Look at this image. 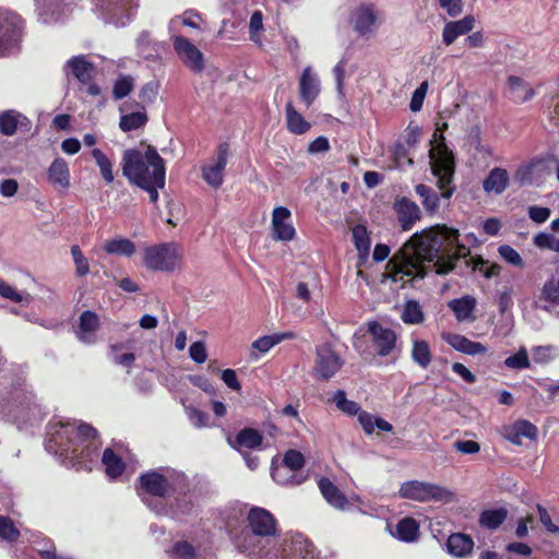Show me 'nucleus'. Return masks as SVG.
I'll return each instance as SVG.
<instances>
[{
  "label": "nucleus",
  "instance_id": "obj_1",
  "mask_svg": "<svg viewBox=\"0 0 559 559\" xmlns=\"http://www.w3.org/2000/svg\"><path fill=\"white\" fill-rule=\"evenodd\" d=\"M459 230L437 225L415 234L386 265V276L404 286L415 278H424L429 270L447 274L455 260L465 257L468 249L457 243Z\"/></svg>",
  "mask_w": 559,
  "mask_h": 559
},
{
  "label": "nucleus",
  "instance_id": "obj_2",
  "mask_svg": "<svg viewBox=\"0 0 559 559\" xmlns=\"http://www.w3.org/2000/svg\"><path fill=\"white\" fill-rule=\"evenodd\" d=\"M98 445L97 431L88 425H76L70 420H56L48 425L45 448L49 453L92 461Z\"/></svg>",
  "mask_w": 559,
  "mask_h": 559
},
{
  "label": "nucleus",
  "instance_id": "obj_3",
  "mask_svg": "<svg viewBox=\"0 0 559 559\" xmlns=\"http://www.w3.org/2000/svg\"><path fill=\"white\" fill-rule=\"evenodd\" d=\"M121 168L123 176L134 186L166 175L164 159L151 146L143 151L135 148L124 151Z\"/></svg>",
  "mask_w": 559,
  "mask_h": 559
},
{
  "label": "nucleus",
  "instance_id": "obj_4",
  "mask_svg": "<svg viewBox=\"0 0 559 559\" xmlns=\"http://www.w3.org/2000/svg\"><path fill=\"white\" fill-rule=\"evenodd\" d=\"M448 129L447 122H437V129L433 133V141L430 151V165L433 176L437 178V186L441 191V197L449 200L455 188L452 185L455 163L452 151L444 143L442 132Z\"/></svg>",
  "mask_w": 559,
  "mask_h": 559
},
{
  "label": "nucleus",
  "instance_id": "obj_5",
  "mask_svg": "<svg viewBox=\"0 0 559 559\" xmlns=\"http://www.w3.org/2000/svg\"><path fill=\"white\" fill-rule=\"evenodd\" d=\"M9 399V416L17 423L25 424L38 421L41 418V408L36 396L25 383L24 378L19 377L11 384Z\"/></svg>",
  "mask_w": 559,
  "mask_h": 559
},
{
  "label": "nucleus",
  "instance_id": "obj_6",
  "mask_svg": "<svg viewBox=\"0 0 559 559\" xmlns=\"http://www.w3.org/2000/svg\"><path fill=\"white\" fill-rule=\"evenodd\" d=\"M139 490L155 497H170L187 488L186 477L174 469L150 471L139 478Z\"/></svg>",
  "mask_w": 559,
  "mask_h": 559
},
{
  "label": "nucleus",
  "instance_id": "obj_7",
  "mask_svg": "<svg viewBox=\"0 0 559 559\" xmlns=\"http://www.w3.org/2000/svg\"><path fill=\"white\" fill-rule=\"evenodd\" d=\"M183 250L176 242H165L144 250V264L154 271L170 272L180 266Z\"/></svg>",
  "mask_w": 559,
  "mask_h": 559
},
{
  "label": "nucleus",
  "instance_id": "obj_8",
  "mask_svg": "<svg viewBox=\"0 0 559 559\" xmlns=\"http://www.w3.org/2000/svg\"><path fill=\"white\" fill-rule=\"evenodd\" d=\"M399 497L419 502L433 500L448 503L454 499V493L450 489L436 484L409 480L401 485Z\"/></svg>",
  "mask_w": 559,
  "mask_h": 559
},
{
  "label": "nucleus",
  "instance_id": "obj_9",
  "mask_svg": "<svg viewBox=\"0 0 559 559\" xmlns=\"http://www.w3.org/2000/svg\"><path fill=\"white\" fill-rule=\"evenodd\" d=\"M383 21L382 13L374 3H360L349 15V23L361 37L372 35Z\"/></svg>",
  "mask_w": 559,
  "mask_h": 559
},
{
  "label": "nucleus",
  "instance_id": "obj_10",
  "mask_svg": "<svg viewBox=\"0 0 559 559\" xmlns=\"http://www.w3.org/2000/svg\"><path fill=\"white\" fill-rule=\"evenodd\" d=\"M343 365V358L330 345L323 344L317 347L313 376L318 380L331 379Z\"/></svg>",
  "mask_w": 559,
  "mask_h": 559
},
{
  "label": "nucleus",
  "instance_id": "obj_11",
  "mask_svg": "<svg viewBox=\"0 0 559 559\" xmlns=\"http://www.w3.org/2000/svg\"><path fill=\"white\" fill-rule=\"evenodd\" d=\"M272 537L243 530L236 538L235 545L239 551L251 558H261L271 554Z\"/></svg>",
  "mask_w": 559,
  "mask_h": 559
},
{
  "label": "nucleus",
  "instance_id": "obj_12",
  "mask_svg": "<svg viewBox=\"0 0 559 559\" xmlns=\"http://www.w3.org/2000/svg\"><path fill=\"white\" fill-rule=\"evenodd\" d=\"M170 38L173 40L174 50L181 62L194 72H202L205 64L204 56L201 50L180 34H174Z\"/></svg>",
  "mask_w": 559,
  "mask_h": 559
},
{
  "label": "nucleus",
  "instance_id": "obj_13",
  "mask_svg": "<svg viewBox=\"0 0 559 559\" xmlns=\"http://www.w3.org/2000/svg\"><path fill=\"white\" fill-rule=\"evenodd\" d=\"M271 559H317L312 544L302 535H295L285 542Z\"/></svg>",
  "mask_w": 559,
  "mask_h": 559
},
{
  "label": "nucleus",
  "instance_id": "obj_14",
  "mask_svg": "<svg viewBox=\"0 0 559 559\" xmlns=\"http://www.w3.org/2000/svg\"><path fill=\"white\" fill-rule=\"evenodd\" d=\"M228 145L223 143L217 148L216 157L202 166V178L212 188H219L224 181V170L227 165Z\"/></svg>",
  "mask_w": 559,
  "mask_h": 559
},
{
  "label": "nucleus",
  "instance_id": "obj_15",
  "mask_svg": "<svg viewBox=\"0 0 559 559\" xmlns=\"http://www.w3.org/2000/svg\"><path fill=\"white\" fill-rule=\"evenodd\" d=\"M247 521L249 525L248 531L257 532L272 538L275 537L276 521L267 510L260 507L251 508L247 515Z\"/></svg>",
  "mask_w": 559,
  "mask_h": 559
},
{
  "label": "nucleus",
  "instance_id": "obj_16",
  "mask_svg": "<svg viewBox=\"0 0 559 559\" xmlns=\"http://www.w3.org/2000/svg\"><path fill=\"white\" fill-rule=\"evenodd\" d=\"M321 92V83L318 74L311 67H306L299 79V95L301 102L310 107Z\"/></svg>",
  "mask_w": 559,
  "mask_h": 559
},
{
  "label": "nucleus",
  "instance_id": "obj_17",
  "mask_svg": "<svg viewBox=\"0 0 559 559\" xmlns=\"http://www.w3.org/2000/svg\"><path fill=\"white\" fill-rule=\"evenodd\" d=\"M368 332L371 334L373 344L380 356H388L392 353L396 343L394 331L372 321L368 323Z\"/></svg>",
  "mask_w": 559,
  "mask_h": 559
},
{
  "label": "nucleus",
  "instance_id": "obj_18",
  "mask_svg": "<svg viewBox=\"0 0 559 559\" xmlns=\"http://www.w3.org/2000/svg\"><path fill=\"white\" fill-rule=\"evenodd\" d=\"M290 211L285 206H277L272 213V230L276 240L288 241L295 237V228L289 223Z\"/></svg>",
  "mask_w": 559,
  "mask_h": 559
},
{
  "label": "nucleus",
  "instance_id": "obj_19",
  "mask_svg": "<svg viewBox=\"0 0 559 559\" xmlns=\"http://www.w3.org/2000/svg\"><path fill=\"white\" fill-rule=\"evenodd\" d=\"M100 323L98 316L90 310L83 311L79 317L76 337L84 344L91 345L97 341Z\"/></svg>",
  "mask_w": 559,
  "mask_h": 559
},
{
  "label": "nucleus",
  "instance_id": "obj_20",
  "mask_svg": "<svg viewBox=\"0 0 559 559\" xmlns=\"http://www.w3.org/2000/svg\"><path fill=\"white\" fill-rule=\"evenodd\" d=\"M393 210L404 230H409L421 216L419 206L405 197L397 198L394 201Z\"/></svg>",
  "mask_w": 559,
  "mask_h": 559
},
{
  "label": "nucleus",
  "instance_id": "obj_21",
  "mask_svg": "<svg viewBox=\"0 0 559 559\" xmlns=\"http://www.w3.org/2000/svg\"><path fill=\"white\" fill-rule=\"evenodd\" d=\"M48 182L58 191H66L71 186V175L68 162L57 157L47 169Z\"/></svg>",
  "mask_w": 559,
  "mask_h": 559
},
{
  "label": "nucleus",
  "instance_id": "obj_22",
  "mask_svg": "<svg viewBox=\"0 0 559 559\" xmlns=\"http://www.w3.org/2000/svg\"><path fill=\"white\" fill-rule=\"evenodd\" d=\"M443 341L457 352L466 355L476 356L486 353L487 348L479 342H474L464 335L456 333H445Z\"/></svg>",
  "mask_w": 559,
  "mask_h": 559
},
{
  "label": "nucleus",
  "instance_id": "obj_23",
  "mask_svg": "<svg viewBox=\"0 0 559 559\" xmlns=\"http://www.w3.org/2000/svg\"><path fill=\"white\" fill-rule=\"evenodd\" d=\"M475 19L466 15L459 21L445 23L442 31V40L447 46L452 45L457 37L467 34L474 28Z\"/></svg>",
  "mask_w": 559,
  "mask_h": 559
},
{
  "label": "nucleus",
  "instance_id": "obj_24",
  "mask_svg": "<svg viewBox=\"0 0 559 559\" xmlns=\"http://www.w3.org/2000/svg\"><path fill=\"white\" fill-rule=\"evenodd\" d=\"M318 487L330 506L338 510L347 509L349 504L347 498L329 478H320L318 481Z\"/></svg>",
  "mask_w": 559,
  "mask_h": 559
},
{
  "label": "nucleus",
  "instance_id": "obj_25",
  "mask_svg": "<svg viewBox=\"0 0 559 559\" xmlns=\"http://www.w3.org/2000/svg\"><path fill=\"white\" fill-rule=\"evenodd\" d=\"M476 299L466 295L449 302V308L454 312L459 322H472L475 320L474 311L476 308Z\"/></svg>",
  "mask_w": 559,
  "mask_h": 559
},
{
  "label": "nucleus",
  "instance_id": "obj_26",
  "mask_svg": "<svg viewBox=\"0 0 559 559\" xmlns=\"http://www.w3.org/2000/svg\"><path fill=\"white\" fill-rule=\"evenodd\" d=\"M263 440L262 435L252 428H245L238 432L235 440L228 439L229 444L239 452L245 450L257 449L261 445Z\"/></svg>",
  "mask_w": 559,
  "mask_h": 559
},
{
  "label": "nucleus",
  "instance_id": "obj_27",
  "mask_svg": "<svg viewBox=\"0 0 559 559\" xmlns=\"http://www.w3.org/2000/svg\"><path fill=\"white\" fill-rule=\"evenodd\" d=\"M7 21L9 24L8 27L4 25L0 26V44L5 46V50H11L17 44L22 28V21L15 14H11Z\"/></svg>",
  "mask_w": 559,
  "mask_h": 559
},
{
  "label": "nucleus",
  "instance_id": "obj_28",
  "mask_svg": "<svg viewBox=\"0 0 559 559\" xmlns=\"http://www.w3.org/2000/svg\"><path fill=\"white\" fill-rule=\"evenodd\" d=\"M509 180V174L504 168L495 167L484 180L483 188L487 193L501 194L507 189Z\"/></svg>",
  "mask_w": 559,
  "mask_h": 559
},
{
  "label": "nucleus",
  "instance_id": "obj_29",
  "mask_svg": "<svg viewBox=\"0 0 559 559\" xmlns=\"http://www.w3.org/2000/svg\"><path fill=\"white\" fill-rule=\"evenodd\" d=\"M285 112L286 127L290 133L301 135L310 130L311 123L304 118V116L294 107L292 102L286 104Z\"/></svg>",
  "mask_w": 559,
  "mask_h": 559
},
{
  "label": "nucleus",
  "instance_id": "obj_30",
  "mask_svg": "<svg viewBox=\"0 0 559 559\" xmlns=\"http://www.w3.org/2000/svg\"><path fill=\"white\" fill-rule=\"evenodd\" d=\"M19 127L28 128L29 120L15 110H7L0 114V131L4 135H13Z\"/></svg>",
  "mask_w": 559,
  "mask_h": 559
},
{
  "label": "nucleus",
  "instance_id": "obj_31",
  "mask_svg": "<svg viewBox=\"0 0 559 559\" xmlns=\"http://www.w3.org/2000/svg\"><path fill=\"white\" fill-rule=\"evenodd\" d=\"M474 547L473 539L465 534H452L448 538L447 549L448 551L457 558H464L468 556Z\"/></svg>",
  "mask_w": 559,
  "mask_h": 559
},
{
  "label": "nucleus",
  "instance_id": "obj_32",
  "mask_svg": "<svg viewBox=\"0 0 559 559\" xmlns=\"http://www.w3.org/2000/svg\"><path fill=\"white\" fill-rule=\"evenodd\" d=\"M508 86L515 103L528 102L535 95L533 87L523 79L515 75H510L508 78Z\"/></svg>",
  "mask_w": 559,
  "mask_h": 559
},
{
  "label": "nucleus",
  "instance_id": "obj_33",
  "mask_svg": "<svg viewBox=\"0 0 559 559\" xmlns=\"http://www.w3.org/2000/svg\"><path fill=\"white\" fill-rule=\"evenodd\" d=\"M271 475L278 485L287 487L298 486L306 480V476L283 465L273 467Z\"/></svg>",
  "mask_w": 559,
  "mask_h": 559
},
{
  "label": "nucleus",
  "instance_id": "obj_34",
  "mask_svg": "<svg viewBox=\"0 0 559 559\" xmlns=\"http://www.w3.org/2000/svg\"><path fill=\"white\" fill-rule=\"evenodd\" d=\"M392 535L402 542L413 543L419 536V524L412 518H404L396 524Z\"/></svg>",
  "mask_w": 559,
  "mask_h": 559
},
{
  "label": "nucleus",
  "instance_id": "obj_35",
  "mask_svg": "<svg viewBox=\"0 0 559 559\" xmlns=\"http://www.w3.org/2000/svg\"><path fill=\"white\" fill-rule=\"evenodd\" d=\"M201 14L195 10H187L181 15L175 16L169 21L168 31L170 36L179 34V25H185L192 28H200L199 21H201Z\"/></svg>",
  "mask_w": 559,
  "mask_h": 559
},
{
  "label": "nucleus",
  "instance_id": "obj_36",
  "mask_svg": "<svg viewBox=\"0 0 559 559\" xmlns=\"http://www.w3.org/2000/svg\"><path fill=\"white\" fill-rule=\"evenodd\" d=\"M68 67L71 68L73 75L83 84L90 83L95 73L94 66L83 57L72 58L68 61Z\"/></svg>",
  "mask_w": 559,
  "mask_h": 559
},
{
  "label": "nucleus",
  "instance_id": "obj_37",
  "mask_svg": "<svg viewBox=\"0 0 559 559\" xmlns=\"http://www.w3.org/2000/svg\"><path fill=\"white\" fill-rule=\"evenodd\" d=\"M415 191L427 213L435 214L439 210L440 198L431 187L420 183L415 187Z\"/></svg>",
  "mask_w": 559,
  "mask_h": 559
},
{
  "label": "nucleus",
  "instance_id": "obj_38",
  "mask_svg": "<svg viewBox=\"0 0 559 559\" xmlns=\"http://www.w3.org/2000/svg\"><path fill=\"white\" fill-rule=\"evenodd\" d=\"M104 250L108 254L131 257L135 252V245L128 238H115L106 240Z\"/></svg>",
  "mask_w": 559,
  "mask_h": 559
},
{
  "label": "nucleus",
  "instance_id": "obj_39",
  "mask_svg": "<svg viewBox=\"0 0 559 559\" xmlns=\"http://www.w3.org/2000/svg\"><path fill=\"white\" fill-rule=\"evenodd\" d=\"M148 118L144 109L126 114L120 117L119 128L123 132H130L143 128Z\"/></svg>",
  "mask_w": 559,
  "mask_h": 559
},
{
  "label": "nucleus",
  "instance_id": "obj_40",
  "mask_svg": "<svg viewBox=\"0 0 559 559\" xmlns=\"http://www.w3.org/2000/svg\"><path fill=\"white\" fill-rule=\"evenodd\" d=\"M294 336L295 335L292 332L275 333L272 335L261 336L252 343V347L261 353H267L275 345L285 340H292Z\"/></svg>",
  "mask_w": 559,
  "mask_h": 559
},
{
  "label": "nucleus",
  "instance_id": "obj_41",
  "mask_svg": "<svg viewBox=\"0 0 559 559\" xmlns=\"http://www.w3.org/2000/svg\"><path fill=\"white\" fill-rule=\"evenodd\" d=\"M102 462L105 466L106 474L111 478L118 477L124 469V463L111 449L104 451Z\"/></svg>",
  "mask_w": 559,
  "mask_h": 559
},
{
  "label": "nucleus",
  "instance_id": "obj_42",
  "mask_svg": "<svg viewBox=\"0 0 559 559\" xmlns=\"http://www.w3.org/2000/svg\"><path fill=\"white\" fill-rule=\"evenodd\" d=\"M432 354L426 341L415 340L412 347V359L421 368L426 369L431 362Z\"/></svg>",
  "mask_w": 559,
  "mask_h": 559
},
{
  "label": "nucleus",
  "instance_id": "obj_43",
  "mask_svg": "<svg viewBox=\"0 0 559 559\" xmlns=\"http://www.w3.org/2000/svg\"><path fill=\"white\" fill-rule=\"evenodd\" d=\"M507 514L508 512L503 508L486 510L480 514L479 523L486 528L496 530L504 522Z\"/></svg>",
  "mask_w": 559,
  "mask_h": 559
},
{
  "label": "nucleus",
  "instance_id": "obj_44",
  "mask_svg": "<svg viewBox=\"0 0 559 559\" xmlns=\"http://www.w3.org/2000/svg\"><path fill=\"white\" fill-rule=\"evenodd\" d=\"M264 32L263 13L259 10L254 11L249 21V39L257 46L262 47V35Z\"/></svg>",
  "mask_w": 559,
  "mask_h": 559
},
{
  "label": "nucleus",
  "instance_id": "obj_45",
  "mask_svg": "<svg viewBox=\"0 0 559 559\" xmlns=\"http://www.w3.org/2000/svg\"><path fill=\"white\" fill-rule=\"evenodd\" d=\"M168 555L170 559H201L195 548L186 540L176 542Z\"/></svg>",
  "mask_w": 559,
  "mask_h": 559
},
{
  "label": "nucleus",
  "instance_id": "obj_46",
  "mask_svg": "<svg viewBox=\"0 0 559 559\" xmlns=\"http://www.w3.org/2000/svg\"><path fill=\"white\" fill-rule=\"evenodd\" d=\"M401 319L406 324H419L424 322V312L415 300H408L403 308Z\"/></svg>",
  "mask_w": 559,
  "mask_h": 559
},
{
  "label": "nucleus",
  "instance_id": "obj_47",
  "mask_svg": "<svg viewBox=\"0 0 559 559\" xmlns=\"http://www.w3.org/2000/svg\"><path fill=\"white\" fill-rule=\"evenodd\" d=\"M92 156L99 167L100 175L107 183H111L115 179L112 173V163L99 148L92 150Z\"/></svg>",
  "mask_w": 559,
  "mask_h": 559
},
{
  "label": "nucleus",
  "instance_id": "obj_48",
  "mask_svg": "<svg viewBox=\"0 0 559 559\" xmlns=\"http://www.w3.org/2000/svg\"><path fill=\"white\" fill-rule=\"evenodd\" d=\"M352 234L355 247L358 250L360 257H367L370 249V238L367 228L362 225H356L352 229Z\"/></svg>",
  "mask_w": 559,
  "mask_h": 559
},
{
  "label": "nucleus",
  "instance_id": "obj_49",
  "mask_svg": "<svg viewBox=\"0 0 559 559\" xmlns=\"http://www.w3.org/2000/svg\"><path fill=\"white\" fill-rule=\"evenodd\" d=\"M540 298L549 304L559 305V277L552 276L545 282Z\"/></svg>",
  "mask_w": 559,
  "mask_h": 559
},
{
  "label": "nucleus",
  "instance_id": "obj_50",
  "mask_svg": "<svg viewBox=\"0 0 559 559\" xmlns=\"http://www.w3.org/2000/svg\"><path fill=\"white\" fill-rule=\"evenodd\" d=\"M508 369L522 370L531 366L528 353L525 347H521L514 355L508 357L503 361Z\"/></svg>",
  "mask_w": 559,
  "mask_h": 559
},
{
  "label": "nucleus",
  "instance_id": "obj_51",
  "mask_svg": "<svg viewBox=\"0 0 559 559\" xmlns=\"http://www.w3.org/2000/svg\"><path fill=\"white\" fill-rule=\"evenodd\" d=\"M20 528L4 515H0V539L13 543L20 537Z\"/></svg>",
  "mask_w": 559,
  "mask_h": 559
},
{
  "label": "nucleus",
  "instance_id": "obj_52",
  "mask_svg": "<svg viewBox=\"0 0 559 559\" xmlns=\"http://www.w3.org/2000/svg\"><path fill=\"white\" fill-rule=\"evenodd\" d=\"M333 402L341 412L350 416L357 415L360 411V406L358 405V403L347 400L346 394L343 390H337L334 393Z\"/></svg>",
  "mask_w": 559,
  "mask_h": 559
},
{
  "label": "nucleus",
  "instance_id": "obj_53",
  "mask_svg": "<svg viewBox=\"0 0 559 559\" xmlns=\"http://www.w3.org/2000/svg\"><path fill=\"white\" fill-rule=\"evenodd\" d=\"M63 0H35L38 14L45 23L50 22Z\"/></svg>",
  "mask_w": 559,
  "mask_h": 559
},
{
  "label": "nucleus",
  "instance_id": "obj_54",
  "mask_svg": "<svg viewBox=\"0 0 559 559\" xmlns=\"http://www.w3.org/2000/svg\"><path fill=\"white\" fill-rule=\"evenodd\" d=\"M124 16L127 20H130V12L127 9V3L124 1L121 3H112V8L108 10V21L117 26H123L126 24L123 19Z\"/></svg>",
  "mask_w": 559,
  "mask_h": 559
},
{
  "label": "nucleus",
  "instance_id": "obj_55",
  "mask_svg": "<svg viewBox=\"0 0 559 559\" xmlns=\"http://www.w3.org/2000/svg\"><path fill=\"white\" fill-rule=\"evenodd\" d=\"M475 271H479L485 277L490 278L499 275L501 267L498 264H488L481 258H472L468 261Z\"/></svg>",
  "mask_w": 559,
  "mask_h": 559
},
{
  "label": "nucleus",
  "instance_id": "obj_56",
  "mask_svg": "<svg viewBox=\"0 0 559 559\" xmlns=\"http://www.w3.org/2000/svg\"><path fill=\"white\" fill-rule=\"evenodd\" d=\"M556 352L557 349L552 345L535 346L532 348V357L537 364H547L556 357Z\"/></svg>",
  "mask_w": 559,
  "mask_h": 559
},
{
  "label": "nucleus",
  "instance_id": "obj_57",
  "mask_svg": "<svg viewBox=\"0 0 559 559\" xmlns=\"http://www.w3.org/2000/svg\"><path fill=\"white\" fill-rule=\"evenodd\" d=\"M498 252L501 255V258L506 262H508L509 264H511L513 266H516V267H520V269L524 267L525 264H524V261H523L522 257L511 246H509V245H501L498 248Z\"/></svg>",
  "mask_w": 559,
  "mask_h": 559
},
{
  "label": "nucleus",
  "instance_id": "obj_58",
  "mask_svg": "<svg viewBox=\"0 0 559 559\" xmlns=\"http://www.w3.org/2000/svg\"><path fill=\"white\" fill-rule=\"evenodd\" d=\"M533 242L539 249H548L559 253V238H555L551 234L538 233L534 236Z\"/></svg>",
  "mask_w": 559,
  "mask_h": 559
},
{
  "label": "nucleus",
  "instance_id": "obj_59",
  "mask_svg": "<svg viewBox=\"0 0 559 559\" xmlns=\"http://www.w3.org/2000/svg\"><path fill=\"white\" fill-rule=\"evenodd\" d=\"M133 79L129 75L120 76L114 85L112 94L115 99H121L129 95L133 88Z\"/></svg>",
  "mask_w": 559,
  "mask_h": 559
},
{
  "label": "nucleus",
  "instance_id": "obj_60",
  "mask_svg": "<svg viewBox=\"0 0 559 559\" xmlns=\"http://www.w3.org/2000/svg\"><path fill=\"white\" fill-rule=\"evenodd\" d=\"M0 296L14 302H27L29 300L28 294L16 290L5 282H0Z\"/></svg>",
  "mask_w": 559,
  "mask_h": 559
},
{
  "label": "nucleus",
  "instance_id": "obj_61",
  "mask_svg": "<svg viewBox=\"0 0 559 559\" xmlns=\"http://www.w3.org/2000/svg\"><path fill=\"white\" fill-rule=\"evenodd\" d=\"M138 187L145 190L150 194V200L152 203H156L158 201V189H163L165 187V176H158L157 178H154L146 183L138 185Z\"/></svg>",
  "mask_w": 559,
  "mask_h": 559
},
{
  "label": "nucleus",
  "instance_id": "obj_62",
  "mask_svg": "<svg viewBox=\"0 0 559 559\" xmlns=\"http://www.w3.org/2000/svg\"><path fill=\"white\" fill-rule=\"evenodd\" d=\"M282 465L287 466L296 473H299L298 471L301 469L305 465L304 455L299 451L288 450L284 455Z\"/></svg>",
  "mask_w": 559,
  "mask_h": 559
},
{
  "label": "nucleus",
  "instance_id": "obj_63",
  "mask_svg": "<svg viewBox=\"0 0 559 559\" xmlns=\"http://www.w3.org/2000/svg\"><path fill=\"white\" fill-rule=\"evenodd\" d=\"M514 431H516L521 438H527L535 440L537 438V428L528 420H518L513 424Z\"/></svg>",
  "mask_w": 559,
  "mask_h": 559
},
{
  "label": "nucleus",
  "instance_id": "obj_64",
  "mask_svg": "<svg viewBox=\"0 0 559 559\" xmlns=\"http://www.w3.org/2000/svg\"><path fill=\"white\" fill-rule=\"evenodd\" d=\"M189 355L190 358L198 364L205 362L207 359L205 344L200 341L192 343L189 347Z\"/></svg>",
  "mask_w": 559,
  "mask_h": 559
}]
</instances>
